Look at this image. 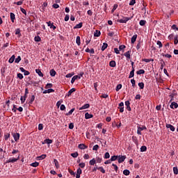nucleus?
<instances>
[{
    "label": "nucleus",
    "instance_id": "29",
    "mask_svg": "<svg viewBox=\"0 0 178 178\" xmlns=\"http://www.w3.org/2000/svg\"><path fill=\"white\" fill-rule=\"evenodd\" d=\"M101 35V31L96 30L95 33H94V36L95 37H99Z\"/></svg>",
    "mask_w": 178,
    "mask_h": 178
},
{
    "label": "nucleus",
    "instance_id": "36",
    "mask_svg": "<svg viewBox=\"0 0 178 178\" xmlns=\"http://www.w3.org/2000/svg\"><path fill=\"white\" fill-rule=\"evenodd\" d=\"M147 151V146L143 145L140 147V152H145Z\"/></svg>",
    "mask_w": 178,
    "mask_h": 178
},
{
    "label": "nucleus",
    "instance_id": "35",
    "mask_svg": "<svg viewBox=\"0 0 178 178\" xmlns=\"http://www.w3.org/2000/svg\"><path fill=\"white\" fill-rule=\"evenodd\" d=\"M106 48H108L107 43L106 42L103 43V45L102 47V51H104L105 49H106Z\"/></svg>",
    "mask_w": 178,
    "mask_h": 178
},
{
    "label": "nucleus",
    "instance_id": "48",
    "mask_svg": "<svg viewBox=\"0 0 178 178\" xmlns=\"http://www.w3.org/2000/svg\"><path fill=\"white\" fill-rule=\"evenodd\" d=\"M156 44L159 45V49H161V48H162V47H163V44H162V42H161L160 40H158L156 42Z\"/></svg>",
    "mask_w": 178,
    "mask_h": 178
},
{
    "label": "nucleus",
    "instance_id": "13",
    "mask_svg": "<svg viewBox=\"0 0 178 178\" xmlns=\"http://www.w3.org/2000/svg\"><path fill=\"white\" fill-rule=\"evenodd\" d=\"M90 108V104H86L79 108V111H83V109H88Z\"/></svg>",
    "mask_w": 178,
    "mask_h": 178
},
{
    "label": "nucleus",
    "instance_id": "56",
    "mask_svg": "<svg viewBox=\"0 0 178 178\" xmlns=\"http://www.w3.org/2000/svg\"><path fill=\"white\" fill-rule=\"evenodd\" d=\"M31 84H34L35 87H38V82H37V81H31Z\"/></svg>",
    "mask_w": 178,
    "mask_h": 178
},
{
    "label": "nucleus",
    "instance_id": "14",
    "mask_svg": "<svg viewBox=\"0 0 178 178\" xmlns=\"http://www.w3.org/2000/svg\"><path fill=\"white\" fill-rule=\"evenodd\" d=\"M76 92V88H72V89H70L67 94V97H70V95H72V94H73V92Z\"/></svg>",
    "mask_w": 178,
    "mask_h": 178
},
{
    "label": "nucleus",
    "instance_id": "20",
    "mask_svg": "<svg viewBox=\"0 0 178 178\" xmlns=\"http://www.w3.org/2000/svg\"><path fill=\"white\" fill-rule=\"evenodd\" d=\"M109 66L111 67H116V61H115V60L110 61Z\"/></svg>",
    "mask_w": 178,
    "mask_h": 178
},
{
    "label": "nucleus",
    "instance_id": "7",
    "mask_svg": "<svg viewBox=\"0 0 178 178\" xmlns=\"http://www.w3.org/2000/svg\"><path fill=\"white\" fill-rule=\"evenodd\" d=\"M170 108H171V109H177L178 108L177 103L172 102L170 106Z\"/></svg>",
    "mask_w": 178,
    "mask_h": 178
},
{
    "label": "nucleus",
    "instance_id": "37",
    "mask_svg": "<svg viewBox=\"0 0 178 178\" xmlns=\"http://www.w3.org/2000/svg\"><path fill=\"white\" fill-rule=\"evenodd\" d=\"M145 73V70H139L136 72V74H144Z\"/></svg>",
    "mask_w": 178,
    "mask_h": 178
},
{
    "label": "nucleus",
    "instance_id": "59",
    "mask_svg": "<svg viewBox=\"0 0 178 178\" xmlns=\"http://www.w3.org/2000/svg\"><path fill=\"white\" fill-rule=\"evenodd\" d=\"M121 88H122V84H118L116 86L115 91H119V90H121Z\"/></svg>",
    "mask_w": 178,
    "mask_h": 178
},
{
    "label": "nucleus",
    "instance_id": "19",
    "mask_svg": "<svg viewBox=\"0 0 178 178\" xmlns=\"http://www.w3.org/2000/svg\"><path fill=\"white\" fill-rule=\"evenodd\" d=\"M134 72H136V70L133 67V70L129 73V79L134 77Z\"/></svg>",
    "mask_w": 178,
    "mask_h": 178
},
{
    "label": "nucleus",
    "instance_id": "55",
    "mask_svg": "<svg viewBox=\"0 0 178 178\" xmlns=\"http://www.w3.org/2000/svg\"><path fill=\"white\" fill-rule=\"evenodd\" d=\"M17 76L18 79H19V80H23L24 76H23L22 74L18 73Z\"/></svg>",
    "mask_w": 178,
    "mask_h": 178
},
{
    "label": "nucleus",
    "instance_id": "54",
    "mask_svg": "<svg viewBox=\"0 0 178 178\" xmlns=\"http://www.w3.org/2000/svg\"><path fill=\"white\" fill-rule=\"evenodd\" d=\"M74 75V74H72V73H69V74H67L66 76H65V77L67 78V79H70V77H73V76Z\"/></svg>",
    "mask_w": 178,
    "mask_h": 178
},
{
    "label": "nucleus",
    "instance_id": "5",
    "mask_svg": "<svg viewBox=\"0 0 178 178\" xmlns=\"http://www.w3.org/2000/svg\"><path fill=\"white\" fill-rule=\"evenodd\" d=\"M126 159V156H118V163H122V162H124V160Z\"/></svg>",
    "mask_w": 178,
    "mask_h": 178
},
{
    "label": "nucleus",
    "instance_id": "52",
    "mask_svg": "<svg viewBox=\"0 0 178 178\" xmlns=\"http://www.w3.org/2000/svg\"><path fill=\"white\" fill-rule=\"evenodd\" d=\"M20 10L22 13H24V15H25V16H27V11H26V10L23 8H20Z\"/></svg>",
    "mask_w": 178,
    "mask_h": 178
},
{
    "label": "nucleus",
    "instance_id": "42",
    "mask_svg": "<svg viewBox=\"0 0 178 178\" xmlns=\"http://www.w3.org/2000/svg\"><path fill=\"white\" fill-rule=\"evenodd\" d=\"M47 158V154H42L38 157L39 161H42V159H45Z\"/></svg>",
    "mask_w": 178,
    "mask_h": 178
},
{
    "label": "nucleus",
    "instance_id": "50",
    "mask_svg": "<svg viewBox=\"0 0 178 178\" xmlns=\"http://www.w3.org/2000/svg\"><path fill=\"white\" fill-rule=\"evenodd\" d=\"M99 149V146L98 145H95V146H93L92 147V150L93 151H98V149Z\"/></svg>",
    "mask_w": 178,
    "mask_h": 178
},
{
    "label": "nucleus",
    "instance_id": "10",
    "mask_svg": "<svg viewBox=\"0 0 178 178\" xmlns=\"http://www.w3.org/2000/svg\"><path fill=\"white\" fill-rule=\"evenodd\" d=\"M29 105H32L33 103L34 102V99H35V96L34 95H31V97H29Z\"/></svg>",
    "mask_w": 178,
    "mask_h": 178
},
{
    "label": "nucleus",
    "instance_id": "62",
    "mask_svg": "<svg viewBox=\"0 0 178 178\" xmlns=\"http://www.w3.org/2000/svg\"><path fill=\"white\" fill-rule=\"evenodd\" d=\"M53 85L52 83H47L45 86V88H52Z\"/></svg>",
    "mask_w": 178,
    "mask_h": 178
},
{
    "label": "nucleus",
    "instance_id": "47",
    "mask_svg": "<svg viewBox=\"0 0 178 178\" xmlns=\"http://www.w3.org/2000/svg\"><path fill=\"white\" fill-rule=\"evenodd\" d=\"M111 158V155L109 154V152H106L104 154V159H109Z\"/></svg>",
    "mask_w": 178,
    "mask_h": 178
},
{
    "label": "nucleus",
    "instance_id": "4",
    "mask_svg": "<svg viewBox=\"0 0 178 178\" xmlns=\"http://www.w3.org/2000/svg\"><path fill=\"white\" fill-rule=\"evenodd\" d=\"M12 134H13V137L15 141L17 142V141H19V140H20V134L13 133Z\"/></svg>",
    "mask_w": 178,
    "mask_h": 178
},
{
    "label": "nucleus",
    "instance_id": "17",
    "mask_svg": "<svg viewBox=\"0 0 178 178\" xmlns=\"http://www.w3.org/2000/svg\"><path fill=\"white\" fill-rule=\"evenodd\" d=\"M35 72L38 74V76H40V77H44V74H42V72H41V70L36 69Z\"/></svg>",
    "mask_w": 178,
    "mask_h": 178
},
{
    "label": "nucleus",
    "instance_id": "44",
    "mask_svg": "<svg viewBox=\"0 0 178 178\" xmlns=\"http://www.w3.org/2000/svg\"><path fill=\"white\" fill-rule=\"evenodd\" d=\"M71 156H72V158H77V156H79V153L77 152L72 153Z\"/></svg>",
    "mask_w": 178,
    "mask_h": 178
},
{
    "label": "nucleus",
    "instance_id": "57",
    "mask_svg": "<svg viewBox=\"0 0 178 178\" xmlns=\"http://www.w3.org/2000/svg\"><path fill=\"white\" fill-rule=\"evenodd\" d=\"M116 9H118V4H114L113 8L111 10V13H113Z\"/></svg>",
    "mask_w": 178,
    "mask_h": 178
},
{
    "label": "nucleus",
    "instance_id": "46",
    "mask_svg": "<svg viewBox=\"0 0 178 178\" xmlns=\"http://www.w3.org/2000/svg\"><path fill=\"white\" fill-rule=\"evenodd\" d=\"M76 44H77L79 46H80V44H81V40H80V36H77V37H76Z\"/></svg>",
    "mask_w": 178,
    "mask_h": 178
},
{
    "label": "nucleus",
    "instance_id": "23",
    "mask_svg": "<svg viewBox=\"0 0 178 178\" xmlns=\"http://www.w3.org/2000/svg\"><path fill=\"white\" fill-rule=\"evenodd\" d=\"M56 75V71H55V70L52 69L50 70V76L51 77H55V76Z\"/></svg>",
    "mask_w": 178,
    "mask_h": 178
},
{
    "label": "nucleus",
    "instance_id": "8",
    "mask_svg": "<svg viewBox=\"0 0 178 178\" xmlns=\"http://www.w3.org/2000/svg\"><path fill=\"white\" fill-rule=\"evenodd\" d=\"M124 56L127 58V59H130L131 56V50H129L128 51L124 54Z\"/></svg>",
    "mask_w": 178,
    "mask_h": 178
},
{
    "label": "nucleus",
    "instance_id": "22",
    "mask_svg": "<svg viewBox=\"0 0 178 178\" xmlns=\"http://www.w3.org/2000/svg\"><path fill=\"white\" fill-rule=\"evenodd\" d=\"M136 40H137V35L136 34V35H134L131 39V44H134V42H136Z\"/></svg>",
    "mask_w": 178,
    "mask_h": 178
},
{
    "label": "nucleus",
    "instance_id": "9",
    "mask_svg": "<svg viewBox=\"0 0 178 178\" xmlns=\"http://www.w3.org/2000/svg\"><path fill=\"white\" fill-rule=\"evenodd\" d=\"M165 127H167V129H170L171 131H175V130H176V128H175V127L170 124H167Z\"/></svg>",
    "mask_w": 178,
    "mask_h": 178
},
{
    "label": "nucleus",
    "instance_id": "26",
    "mask_svg": "<svg viewBox=\"0 0 178 178\" xmlns=\"http://www.w3.org/2000/svg\"><path fill=\"white\" fill-rule=\"evenodd\" d=\"M54 164H55V166H56V169H59V162L58 161V160H56V159H54Z\"/></svg>",
    "mask_w": 178,
    "mask_h": 178
},
{
    "label": "nucleus",
    "instance_id": "30",
    "mask_svg": "<svg viewBox=\"0 0 178 178\" xmlns=\"http://www.w3.org/2000/svg\"><path fill=\"white\" fill-rule=\"evenodd\" d=\"M117 159H118V156H112L110 159V161L111 162H113V161H116Z\"/></svg>",
    "mask_w": 178,
    "mask_h": 178
},
{
    "label": "nucleus",
    "instance_id": "39",
    "mask_svg": "<svg viewBox=\"0 0 178 178\" xmlns=\"http://www.w3.org/2000/svg\"><path fill=\"white\" fill-rule=\"evenodd\" d=\"M138 87L140 88V90L144 89V83L143 82L138 83Z\"/></svg>",
    "mask_w": 178,
    "mask_h": 178
},
{
    "label": "nucleus",
    "instance_id": "18",
    "mask_svg": "<svg viewBox=\"0 0 178 178\" xmlns=\"http://www.w3.org/2000/svg\"><path fill=\"white\" fill-rule=\"evenodd\" d=\"M92 118H94V115L92 114H90L88 113H86L85 114V119H91Z\"/></svg>",
    "mask_w": 178,
    "mask_h": 178
},
{
    "label": "nucleus",
    "instance_id": "33",
    "mask_svg": "<svg viewBox=\"0 0 178 178\" xmlns=\"http://www.w3.org/2000/svg\"><path fill=\"white\" fill-rule=\"evenodd\" d=\"M140 26H145L147 24V21L142 19L139 22Z\"/></svg>",
    "mask_w": 178,
    "mask_h": 178
},
{
    "label": "nucleus",
    "instance_id": "6",
    "mask_svg": "<svg viewBox=\"0 0 178 178\" xmlns=\"http://www.w3.org/2000/svg\"><path fill=\"white\" fill-rule=\"evenodd\" d=\"M47 24L50 29H52L53 30H56V26L54 25V22H51V21L47 22Z\"/></svg>",
    "mask_w": 178,
    "mask_h": 178
},
{
    "label": "nucleus",
    "instance_id": "45",
    "mask_svg": "<svg viewBox=\"0 0 178 178\" xmlns=\"http://www.w3.org/2000/svg\"><path fill=\"white\" fill-rule=\"evenodd\" d=\"M22 60V57L20 56H18L17 58H15V63H19Z\"/></svg>",
    "mask_w": 178,
    "mask_h": 178
},
{
    "label": "nucleus",
    "instance_id": "58",
    "mask_svg": "<svg viewBox=\"0 0 178 178\" xmlns=\"http://www.w3.org/2000/svg\"><path fill=\"white\" fill-rule=\"evenodd\" d=\"M81 173H83V170H81V168H78L76 170V175H81Z\"/></svg>",
    "mask_w": 178,
    "mask_h": 178
},
{
    "label": "nucleus",
    "instance_id": "61",
    "mask_svg": "<svg viewBox=\"0 0 178 178\" xmlns=\"http://www.w3.org/2000/svg\"><path fill=\"white\" fill-rule=\"evenodd\" d=\"M124 48H126V46L124 45V44H122V45L119 46L120 51H123V49H124Z\"/></svg>",
    "mask_w": 178,
    "mask_h": 178
},
{
    "label": "nucleus",
    "instance_id": "43",
    "mask_svg": "<svg viewBox=\"0 0 178 178\" xmlns=\"http://www.w3.org/2000/svg\"><path fill=\"white\" fill-rule=\"evenodd\" d=\"M123 175H124L125 176H129V175H130V170H124L123 171Z\"/></svg>",
    "mask_w": 178,
    "mask_h": 178
},
{
    "label": "nucleus",
    "instance_id": "64",
    "mask_svg": "<svg viewBox=\"0 0 178 178\" xmlns=\"http://www.w3.org/2000/svg\"><path fill=\"white\" fill-rule=\"evenodd\" d=\"M44 129V125L42 124H39L38 130H42Z\"/></svg>",
    "mask_w": 178,
    "mask_h": 178
},
{
    "label": "nucleus",
    "instance_id": "32",
    "mask_svg": "<svg viewBox=\"0 0 178 178\" xmlns=\"http://www.w3.org/2000/svg\"><path fill=\"white\" fill-rule=\"evenodd\" d=\"M9 63H13L15 62V55H13L8 60Z\"/></svg>",
    "mask_w": 178,
    "mask_h": 178
},
{
    "label": "nucleus",
    "instance_id": "15",
    "mask_svg": "<svg viewBox=\"0 0 178 178\" xmlns=\"http://www.w3.org/2000/svg\"><path fill=\"white\" fill-rule=\"evenodd\" d=\"M51 92H55V90L54 89H47V90H45L44 92H43V94H51Z\"/></svg>",
    "mask_w": 178,
    "mask_h": 178
},
{
    "label": "nucleus",
    "instance_id": "2",
    "mask_svg": "<svg viewBox=\"0 0 178 178\" xmlns=\"http://www.w3.org/2000/svg\"><path fill=\"white\" fill-rule=\"evenodd\" d=\"M131 17H122V19H118V23H127V22H129V20H131Z\"/></svg>",
    "mask_w": 178,
    "mask_h": 178
},
{
    "label": "nucleus",
    "instance_id": "49",
    "mask_svg": "<svg viewBox=\"0 0 178 178\" xmlns=\"http://www.w3.org/2000/svg\"><path fill=\"white\" fill-rule=\"evenodd\" d=\"M34 40L36 42H40V41H41V38L40 36H35Z\"/></svg>",
    "mask_w": 178,
    "mask_h": 178
},
{
    "label": "nucleus",
    "instance_id": "34",
    "mask_svg": "<svg viewBox=\"0 0 178 178\" xmlns=\"http://www.w3.org/2000/svg\"><path fill=\"white\" fill-rule=\"evenodd\" d=\"M142 60L143 62H146V63H149V62L154 61V59L143 58Z\"/></svg>",
    "mask_w": 178,
    "mask_h": 178
},
{
    "label": "nucleus",
    "instance_id": "38",
    "mask_svg": "<svg viewBox=\"0 0 178 178\" xmlns=\"http://www.w3.org/2000/svg\"><path fill=\"white\" fill-rule=\"evenodd\" d=\"M174 40H174L175 45H177V44H178V35H176L175 36Z\"/></svg>",
    "mask_w": 178,
    "mask_h": 178
},
{
    "label": "nucleus",
    "instance_id": "27",
    "mask_svg": "<svg viewBox=\"0 0 178 178\" xmlns=\"http://www.w3.org/2000/svg\"><path fill=\"white\" fill-rule=\"evenodd\" d=\"M81 27H83V22H80L79 24H76L74 29H81Z\"/></svg>",
    "mask_w": 178,
    "mask_h": 178
},
{
    "label": "nucleus",
    "instance_id": "60",
    "mask_svg": "<svg viewBox=\"0 0 178 178\" xmlns=\"http://www.w3.org/2000/svg\"><path fill=\"white\" fill-rule=\"evenodd\" d=\"M98 170H100L102 173H105V169H104V167H99Z\"/></svg>",
    "mask_w": 178,
    "mask_h": 178
},
{
    "label": "nucleus",
    "instance_id": "28",
    "mask_svg": "<svg viewBox=\"0 0 178 178\" xmlns=\"http://www.w3.org/2000/svg\"><path fill=\"white\" fill-rule=\"evenodd\" d=\"M40 165V163L35 161L34 163H32L30 164L31 166H33V168H37Z\"/></svg>",
    "mask_w": 178,
    "mask_h": 178
},
{
    "label": "nucleus",
    "instance_id": "16",
    "mask_svg": "<svg viewBox=\"0 0 178 178\" xmlns=\"http://www.w3.org/2000/svg\"><path fill=\"white\" fill-rule=\"evenodd\" d=\"M175 91L176 90H173V92L170 95V98H171L170 102H172V101L175 99V97L176 96V93H175Z\"/></svg>",
    "mask_w": 178,
    "mask_h": 178
},
{
    "label": "nucleus",
    "instance_id": "11",
    "mask_svg": "<svg viewBox=\"0 0 178 178\" xmlns=\"http://www.w3.org/2000/svg\"><path fill=\"white\" fill-rule=\"evenodd\" d=\"M10 17L12 23H15V20H16V17L15 15V13H10Z\"/></svg>",
    "mask_w": 178,
    "mask_h": 178
},
{
    "label": "nucleus",
    "instance_id": "12",
    "mask_svg": "<svg viewBox=\"0 0 178 178\" xmlns=\"http://www.w3.org/2000/svg\"><path fill=\"white\" fill-rule=\"evenodd\" d=\"M78 148H79V149H86L88 148V146L86 145L85 144H79L78 145Z\"/></svg>",
    "mask_w": 178,
    "mask_h": 178
},
{
    "label": "nucleus",
    "instance_id": "21",
    "mask_svg": "<svg viewBox=\"0 0 178 178\" xmlns=\"http://www.w3.org/2000/svg\"><path fill=\"white\" fill-rule=\"evenodd\" d=\"M52 143H53V140L48 138V139H45L42 143V144H52Z\"/></svg>",
    "mask_w": 178,
    "mask_h": 178
},
{
    "label": "nucleus",
    "instance_id": "53",
    "mask_svg": "<svg viewBox=\"0 0 178 178\" xmlns=\"http://www.w3.org/2000/svg\"><path fill=\"white\" fill-rule=\"evenodd\" d=\"M173 172H174V175H178V168H177V167H174L173 168Z\"/></svg>",
    "mask_w": 178,
    "mask_h": 178
},
{
    "label": "nucleus",
    "instance_id": "31",
    "mask_svg": "<svg viewBox=\"0 0 178 178\" xmlns=\"http://www.w3.org/2000/svg\"><path fill=\"white\" fill-rule=\"evenodd\" d=\"M74 111H75L74 108H72L68 113L65 114L66 116H70V115H72V113H73Z\"/></svg>",
    "mask_w": 178,
    "mask_h": 178
},
{
    "label": "nucleus",
    "instance_id": "63",
    "mask_svg": "<svg viewBox=\"0 0 178 178\" xmlns=\"http://www.w3.org/2000/svg\"><path fill=\"white\" fill-rule=\"evenodd\" d=\"M136 3V0H131L129 3L130 6H134Z\"/></svg>",
    "mask_w": 178,
    "mask_h": 178
},
{
    "label": "nucleus",
    "instance_id": "1",
    "mask_svg": "<svg viewBox=\"0 0 178 178\" xmlns=\"http://www.w3.org/2000/svg\"><path fill=\"white\" fill-rule=\"evenodd\" d=\"M20 159V156H18L17 158H10L8 160L6 161V163H15V162H17Z\"/></svg>",
    "mask_w": 178,
    "mask_h": 178
},
{
    "label": "nucleus",
    "instance_id": "40",
    "mask_svg": "<svg viewBox=\"0 0 178 178\" xmlns=\"http://www.w3.org/2000/svg\"><path fill=\"white\" fill-rule=\"evenodd\" d=\"M15 35H19V37H20L22 35V33H20V29H17L15 30Z\"/></svg>",
    "mask_w": 178,
    "mask_h": 178
},
{
    "label": "nucleus",
    "instance_id": "3",
    "mask_svg": "<svg viewBox=\"0 0 178 178\" xmlns=\"http://www.w3.org/2000/svg\"><path fill=\"white\" fill-rule=\"evenodd\" d=\"M118 109H120V113H123V112H124V103H123V102L119 104Z\"/></svg>",
    "mask_w": 178,
    "mask_h": 178
},
{
    "label": "nucleus",
    "instance_id": "24",
    "mask_svg": "<svg viewBox=\"0 0 178 178\" xmlns=\"http://www.w3.org/2000/svg\"><path fill=\"white\" fill-rule=\"evenodd\" d=\"M79 79L77 75L74 76L71 79V83L73 84Z\"/></svg>",
    "mask_w": 178,
    "mask_h": 178
},
{
    "label": "nucleus",
    "instance_id": "51",
    "mask_svg": "<svg viewBox=\"0 0 178 178\" xmlns=\"http://www.w3.org/2000/svg\"><path fill=\"white\" fill-rule=\"evenodd\" d=\"M68 172H69V173L71 175V176H76V172H74L73 170L69 169V170H68Z\"/></svg>",
    "mask_w": 178,
    "mask_h": 178
},
{
    "label": "nucleus",
    "instance_id": "25",
    "mask_svg": "<svg viewBox=\"0 0 178 178\" xmlns=\"http://www.w3.org/2000/svg\"><path fill=\"white\" fill-rule=\"evenodd\" d=\"M89 163L90 165H91V166H94L95 163H97V161L95 160V159H92L90 161Z\"/></svg>",
    "mask_w": 178,
    "mask_h": 178
},
{
    "label": "nucleus",
    "instance_id": "41",
    "mask_svg": "<svg viewBox=\"0 0 178 178\" xmlns=\"http://www.w3.org/2000/svg\"><path fill=\"white\" fill-rule=\"evenodd\" d=\"M96 162L97 163H101L102 162V158H101L99 156H97L96 157Z\"/></svg>",
    "mask_w": 178,
    "mask_h": 178
}]
</instances>
